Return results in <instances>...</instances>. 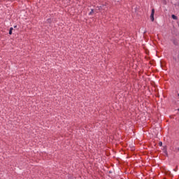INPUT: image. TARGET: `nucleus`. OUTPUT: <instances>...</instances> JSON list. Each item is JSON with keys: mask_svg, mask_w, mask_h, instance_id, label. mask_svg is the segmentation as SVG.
<instances>
[{"mask_svg": "<svg viewBox=\"0 0 179 179\" xmlns=\"http://www.w3.org/2000/svg\"><path fill=\"white\" fill-rule=\"evenodd\" d=\"M150 19L152 22H155V8L152 9Z\"/></svg>", "mask_w": 179, "mask_h": 179, "instance_id": "obj_1", "label": "nucleus"}, {"mask_svg": "<svg viewBox=\"0 0 179 179\" xmlns=\"http://www.w3.org/2000/svg\"><path fill=\"white\" fill-rule=\"evenodd\" d=\"M98 10H106V6L102 5L96 7Z\"/></svg>", "mask_w": 179, "mask_h": 179, "instance_id": "obj_2", "label": "nucleus"}, {"mask_svg": "<svg viewBox=\"0 0 179 179\" xmlns=\"http://www.w3.org/2000/svg\"><path fill=\"white\" fill-rule=\"evenodd\" d=\"M172 19H173V20H177V16L172 15Z\"/></svg>", "mask_w": 179, "mask_h": 179, "instance_id": "obj_3", "label": "nucleus"}, {"mask_svg": "<svg viewBox=\"0 0 179 179\" xmlns=\"http://www.w3.org/2000/svg\"><path fill=\"white\" fill-rule=\"evenodd\" d=\"M12 30H13V28L10 27L9 30V34H12Z\"/></svg>", "mask_w": 179, "mask_h": 179, "instance_id": "obj_4", "label": "nucleus"}, {"mask_svg": "<svg viewBox=\"0 0 179 179\" xmlns=\"http://www.w3.org/2000/svg\"><path fill=\"white\" fill-rule=\"evenodd\" d=\"M94 12V10L92 9V10H91V12L89 13V15H92Z\"/></svg>", "mask_w": 179, "mask_h": 179, "instance_id": "obj_5", "label": "nucleus"}, {"mask_svg": "<svg viewBox=\"0 0 179 179\" xmlns=\"http://www.w3.org/2000/svg\"><path fill=\"white\" fill-rule=\"evenodd\" d=\"M47 22H48V23H50V22H51V19H48V20H47Z\"/></svg>", "mask_w": 179, "mask_h": 179, "instance_id": "obj_6", "label": "nucleus"}, {"mask_svg": "<svg viewBox=\"0 0 179 179\" xmlns=\"http://www.w3.org/2000/svg\"><path fill=\"white\" fill-rule=\"evenodd\" d=\"M162 143H159V145H160V146H162Z\"/></svg>", "mask_w": 179, "mask_h": 179, "instance_id": "obj_7", "label": "nucleus"}, {"mask_svg": "<svg viewBox=\"0 0 179 179\" xmlns=\"http://www.w3.org/2000/svg\"><path fill=\"white\" fill-rule=\"evenodd\" d=\"M115 1H117V2H120V0H115Z\"/></svg>", "mask_w": 179, "mask_h": 179, "instance_id": "obj_8", "label": "nucleus"}, {"mask_svg": "<svg viewBox=\"0 0 179 179\" xmlns=\"http://www.w3.org/2000/svg\"><path fill=\"white\" fill-rule=\"evenodd\" d=\"M178 111H179V108H178Z\"/></svg>", "mask_w": 179, "mask_h": 179, "instance_id": "obj_9", "label": "nucleus"}]
</instances>
